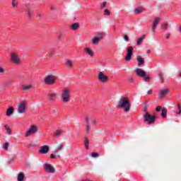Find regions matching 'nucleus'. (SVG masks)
I'll use <instances>...</instances> for the list:
<instances>
[{
    "mask_svg": "<svg viewBox=\"0 0 181 181\" xmlns=\"http://www.w3.org/2000/svg\"><path fill=\"white\" fill-rule=\"evenodd\" d=\"M67 66H69V67H73V62L68 60L67 61Z\"/></svg>",
    "mask_w": 181,
    "mask_h": 181,
    "instance_id": "nucleus-38",
    "label": "nucleus"
},
{
    "mask_svg": "<svg viewBox=\"0 0 181 181\" xmlns=\"http://www.w3.org/2000/svg\"><path fill=\"white\" fill-rule=\"evenodd\" d=\"M169 93V89H165L160 91L159 98H163L165 95Z\"/></svg>",
    "mask_w": 181,
    "mask_h": 181,
    "instance_id": "nucleus-17",
    "label": "nucleus"
},
{
    "mask_svg": "<svg viewBox=\"0 0 181 181\" xmlns=\"http://www.w3.org/2000/svg\"><path fill=\"white\" fill-rule=\"evenodd\" d=\"M23 179H25V174L23 173H19L18 175V181H23Z\"/></svg>",
    "mask_w": 181,
    "mask_h": 181,
    "instance_id": "nucleus-23",
    "label": "nucleus"
},
{
    "mask_svg": "<svg viewBox=\"0 0 181 181\" xmlns=\"http://www.w3.org/2000/svg\"><path fill=\"white\" fill-rule=\"evenodd\" d=\"M99 41L102 40V39H104V35L103 34H99L97 37H96Z\"/></svg>",
    "mask_w": 181,
    "mask_h": 181,
    "instance_id": "nucleus-36",
    "label": "nucleus"
},
{
    "mask_svg": "<svg viewBox=\"0 0 181 181\" xmlns=\"http://www.w3.org/2000/svg\"><path fill=\"white\" fill-rule=\"evenodd\" d=\"M62 97L64 103H69L70 101V90L69 88L64 90Z\"/></svg>",
    "mask_w": 181,
    "mask_h": 181,
    "instance_id": "nucleus-3",
    "label": "nucleus"
},
{
    "mask_svg": "<svg viewBox=\"0 0 181 181\" xmlns=\"http://www.w3.org/2000/svg\"><path fill=\"white\" fill-rule=\"evenodd\" d=\"M150 78H151L149 76H145L144 77V81H149Z\"/></svg>",
    "mask_w": 181,
    "mask_h": 181,
    "instance_id": "nucleus-45",
    "label": "nucleus"
},
{
    "mask_svg": "<svg viewBox=\"0 0 181 181\" xmlns=\"http://www.w3.org/2000/svg\"><path fill=\"white\" fill-rule=\"evenodd\" d=\"M11 84H12L11 81L7 82L5 85V88L8 87V86H11Z\"/></svg>",
    "mask_w": 181,
    "mask_h": 181,
    "instance_id": "nucleus-48",
    "label": "nucleus"
},
{
    "mask_svg": "<svg viewBox=\"0 0 181 181\" xmlns=\"http://www.w3.org/2000/svg\"><path fill=\"white\" fill-rule=\"evenodd\" d=\"M84 144H85V148L86 149H88V146L90 145V141L88 140V139L87 137H85Z\"/></svg>",
    "mask_w": 181,
    "mask_h": 181,
    "instance_id": "nucleus-25",
    "label": "nucleus"
},
{
    "mask_svg": "<svg viewBox=\"0 0 181 181\" xmlns=\"http://www.w3.org/2000/svg\"><path fill=\"white\" fill-rule=\"evenodd\" d=\"M147 107H146V105H145L144 106V112H146V111H147Z\"/></svg>",
    "mask_w": 181,
    "mask_h": 181,
    "instance_id": "nucleus-52",
    "label": "nucleus"
},
{
    "mask_svg": "<svg viewBox=\"0 0 181 181\" xmlns=\"http://www.w3.org/2000/svg\"><path fill=\"white\" fill-rule=\"evenodd\" d=\"M12 114H13V107H11L8 109H7L6 115H7V117H10V115H12Z\"/></svg>",
    "mask_w": 181,
    "mask_h": 181,
    "instance_id": "nucleus-21",
    "label": "nucleus"
},
{
    "mask_svg": "<svg viewBox=\"0 0 181 181\" xmlns=\"http://www.w3.org/2000/svg\"><path fill=\"white\" fill-rule=\"evenodd\" d=\"M38 152L40 154L47 153V152H49V146H41Z\"/></svg>",
    "mask_w": 181,
    "mask_h": 181,
    "instance_id": "nucleus-12",
    "label": "nucleus"
},
{
    "mask_svg": "<svg viewBox=\"0 0 181 181\" xmlns=\"http://www.w3.org/2000/svg\"><path fill=\"white\" fill-rule=\"evenodd\" d=\"M177 107H178L179 112H177V114L180 115V114H181L180 105V104H178Z\"/></svg>",
    "mask_w": 181,
    "mask_h": 181,
    "instance_id": "nucleus-44",
    "label": "nucleus"
},
{
    "mask_svg": "<svg viewBox=\"0 0 181 181\" xmlns=\"http://www.w3.org/2000/svg\"><path fill=\"white\" fill-rule=\"evenodd\" d=\"M85 52L88 54L89 56H90V57H93V56H94V52H93V50L91 49H90L89 47H86L84 49Z\"/></svg>",
    "mask_w": 181,
    "mask_h": 181,
    "instance_id": "nucleus-18",
    "label": "nucleus"
},
{
    "mask_svg": "<svg viewBox=\"0 0 181 181\" xmlns=\"http://www.w3.org/2000/svg\"><path fill=\"white\" fill-rule=\"evenodd\" d=\"M11 61L13 63H16V64H19V63H21V60L15 53L11 54Z\"/></svg>",
    "mask_w": 181,
    "mask_h": 181,
    "instance_id": "nucleus-11",
    "label": "nucleus"
},
{
    "mask_svg": "<svg viewBox=\"0 0 181 181\" xmlns=\"http://www.w3.org/2000/svg\"><path fill=\"white\" fill-rule=\"evenodd\" d=\"M0 73H5V69L0 66Z\"/></svg>",
    "mask_w": 181,
    "mask_h": 181,
    "instance_id": "nucleus-47",
    "label": "nucleus"
},
{
    "mask_svg": "<svg viewBox=\"0 0 181 181\" xmlns=\"http://www.w3.org/2000/svg\"><path fill=\"white\" fill-rule=\"evenodd\" d=\"M136 60H137V62L139 63L138 64L139 67L140 66H142V65L145 64V59H144L142 57V56H138Z\"/></svg>",
    "mask_w": 181,
    "mask_h": 181,
    "instance_id": "nucleus-16",
    "label": "nucleus"
},
{
    "mask_svg": "<svg viewBox=\"0 0 181 181\" xmlns=\"http://www.w3.org/2000/svg\"><path fill=\"white\" fill-rule=\"evenodd\" d=\"M134 13H136V15L139 14V13H142V12H144V10L142 9V8L139 7L137 8H135L134 11Z\"/></svg>",
    "mask_w": 181,
    "mask_h": 181,
    "instance_id": "nucleus-22",
    "label": "nucleus"
},
{
    "mask_svg": "<svg viewBox=\"0 0 181 181\" xmlns=\"http://www.w3.org/2000/svg\"><path fill=\"white\" fill-rule=\"evenodd\" d=\"M44 169L45 172H47V173H54L56 172V169H54L53 166L48 163L45 164Z\"/></svg>",
    "mask_w": 181,
    "mask_h": 181,
    "instance_id": "nucleus-9",
    "label": "nucleus"
},
{
    "mask_svg": "<svg viewBox=\"0 0 181 181\" xmlns=\"http://www.w3.org/2000/svg\"><path fill=\"white\" fill-rule=\"evenodd\" d=\"M35 146H36V144L31 142L28 144V148H35Z\"/></svg>",
    "mask_w": 181,
    "mask_h": 181,
    "instance_id": "nucleus-34",
    "label": "nucleus"
},
{
    "mask_svg": "<svg viewBox=\"0 0 181 181\" xmlns=\"http://www.w3.org/2000/svg\"><path fill=\"white\" fill-rule=\"evenodd\" d=\"M49 54L50 57H52V56H53V54H54V52H49Z\"/></svg>",
    "mask_w": 181,
    "mask_h": 181,
    "instance_id": "nucleus-54",
    "label": "nucleus"
},
{
    "mask_svg": "<svg viewBox=\"0 0 181 181\" xmlns=\"http://www.w3.org/2000/svg\"><path fill=\"white\" fill-rule=\"evenodd\" d=\"M135 72L136 73L137 76H139V77H145L146 76V73L145 72V71L139 68L136 69Z\"/></svg>",
    "mask_w": 181,
    "mask_h": 181,
    "instance_id": "nucleus-10",
    "label": "nucleus"
},
{
    "mask_svg": "<svg viewBox=\"0 0 181 181\" xmlns=\"http://www.w3.org/2000/svg\"><path fill=\"white\" fill-rule=\"evenodd\" d=\"M37 127L35 125H33L27 131V132L25 134V137L28 138V137L30 136V135H33L35 134H37Z\"/></svg>",
    "mask_w": 181,
    "mask_h": 181,
    "instance_id": "nucleus-5",
    "label": "nucleus"
},
{
    "mask_svg": "<svg viewBox=\"0 0 181 181\" xmlns=\"http://www.w3.org/2000/svg\"><path fill=\"white\" fill-rule=\"evenodd\" d=\"M124 39L126 42H128L129 40V37H128V35H124Z\"/></svg>",
    "mask_w": 181,
    "mask_h": 181,
    "instance_id": "nucleus-42",
    "label": "nucleus"
},
{
    "mask_svg": "<svg viewBox=\"0 0 181 181\" xmlns=\"http://www.w3.org/2000/svg\"><path fill=\"white\" fill-rule=\"evenodd\" d=\"M85 122L86 123V132L87 134H90V129L91 126H90V118L88 117H86Z\"/></svg>",
    "mask_w": 181,
    "mask_h": 181,
    "instance_id": "nucleus-15",
    "label": "nucleus"
},
{
    "mask_svg": "<svg viewBox=\"0 0 181 181\" xmlns=\"http://www.w3.org/2000/svg\"><path fill=\"white\" fill-rule=\"evenodd\" d=\"M8 146H9V144L5 143V144H4V149H5V151H8Z\"/></svg>",
    "mask_w": 181,
    "mask_h": 181,
    "instance_id": "nucleus-41",
    "label": "nucleus"
},
{
    "mask_svg": "<svg viewBox=\"0 0 181 181\" xmlns=\"http://www.w3.org/2000/svg\"><path fill=\"white\" fill-rule=\"evenodd\" d=\"M160 110H162V107H161V106H158V107H157L156 108V111H157L158 112L159 111H160Z\"/></svg>",
    "mask_w": 181,
    "mask_h": 181,
    "instance_id": "nucleus-43",
    "label": "nucleus"
},
{
    "mask_svg": "<svg viewBox=\"0 0 181 181\" xmlns=\"http://www.w3.org/2000/svg\"><path fill=\"white\" fill-rule=\"evenodd\" d=\"M165 37H166V39H169V37H170V33H168Z\"/></svg>",
    "mask_w": 181,
    "mask_h": 181,
    "instance_id": "nucleus-53",
    "label": "nucleus"
},
{
    "mask_svg": "<svg viewBox=\"0 0 181 181\" xmlns=\"http://www.w3.org/2000/svg\"><path fill=\"white\" fill-rule=\"evenodd\" d=\"M105 15L110 16V15H111V12H110V11H108V9H105Z\"/></svg>",
    "mask_w": 181,
    "mask_h": 181,
    "instance_id": "nucleus-39",
    "label": "nucleus"
},
{
    "mask_svg": "<svg viewBox=\"0 0 181 181\" xmlns=\"http://www.w3.org/2000/svg\"><path fill=\"white\" fill-rule=\"evenodd\" d=\"M180 77H181V73H180Z\"/></svg>",
    "mask_w": 181,
    "mask_h": 181,
    "instance_id": "nucleus-58",
    "label": "nucleus"
},
{
    "mask_svg": "<svg viewBox=\"0 0 181 181\" xmlns=\"http://www.w3.org/2000/svg\"><path fill=\"white\" fill-rule=\"evenodd\" d=\"M63 130H57L54 133V136H60Z\"/></svg>",
    "mask_w": 181,
    "mask_h": 181,
    "instance_id": "nucleus-30",
    "label": "nucleus"
},
{
    "mask_svg": "<svg viewBox=\"0 0 181 181\" xmlns=\"http://www.w3.org/2000/svg\"><path fill=\"white\" fill-rule=\"evenodd\" d=\"M91 156L92 158H98V156H100V154L98 153H92Z\"/></svg>",
    "mask_w": 181,
    "mask_h": 181,
    "instance_id": "nucleus-37",
    "label": "nucleus"
},
{
    "mask_svg": "<svg viewBox=\"0 0 181 181\" xmlns=\"http://www.w3.org/2000/svg\"><path fill=\"white\" fill-rule=\"evenodd\" d=\"M99 41L102 40V39H104V35L103 34H99L97 37H96Z\"/></svg>",
    "mask_w": 181,
    "mask_h": 181,
    "instance_id": "nucleus-35",
    "label": "nucleus"
},
{
    "mask_svg": "<svg viewBox=\"0 0 181 181\" xmlns=\"http://www.w3.org/2000/svg\"><path fill=\"white\" fill-rule=\"evenodd\" d=\"M107 6V1H104L103 4L100 6V8L103 9Z\"/></svg>",
    "mask_w": 181,
    "mask_h": 181,
    "instance_id": "nucleus-40",
    "label": "nucleus"
},
{
    "mask_svg": "<svg viewBox=\"0 0 181 181\" xmlns=\"http://www.w3.org/2000/svg\"><path fill=\"white\" fill-rule=\"evenodd\" d=\"M146 53H147V54L151 53V49H147Z\"/></svg>",
    "mask_w": 181,
    "mask_h": 181,
    "instance_id": "nucleus-55",
    "label": "nucleus"
},
{
    "mask_svg": "<svg viewBox=\"0 0 181 181\" xmlns=\"http://www.w3.org/2000/svg\"><path fill=\"white\" fill-rule=\"evenodd\" d=\"M147 94H152V89L148 90Z\"/></svg>",
    "mask_w": 181,
    "mask_h": 181,
    "instance_id": "nucleus-51",
    "label": "nucleus"
},
{
    "mask_svg": "<svg viewBox=\"0 0 181 181\" xmlns=\"http://www.w3.org/2000/svg\"><path fill=\"white\" fill-rule=\"evenodd\" d=\"M118 108H123L124 112H129L131 102L128 98H122L119 101Z\"/></svg>",
    "mask_w": 181,
    "mask_h": 181,
    "instance_id": "nucleus-1",
    "label": "nucleus"
},
{
    "mask_svg": "<svg viewBox=\"0 0 181 181\" xmlns=\"http://www.w3.org/2000/svg\"><path fill=\"white\" fill-rule=\"evenodd\" d=\"M134 52V47H127V57H125L126 62L131 61V59H132V55H133V52Z\"/></svg>",
    "mask_w": 181,
    "mask_h": 181,
    "instance_id": "nucleus-8",
    "label": "nucleus"
},
{
    "mask_svg": "<svg viewBox=\"0 0 181 181\" xmlns=\"http://www.w3.org/2000/svg\"><path fill=\"white\" fill-rule=\"evenodd\" d=\"M71 29H73V30H77L78 29V23H75L72 24Z\"/></svg>",
    "mask_w": 181,
    "mask_h": 181,
    "instance_id": "nucleus-29",
    "label": "nucleus"
},
{
    "mask_svg": "<svg viewBox=\"0 0 181 181\" xmlns=\"http://www.w3.org/2000/svg\"><path fill=\"white\" fill-rule=\"evenodd\" d=\"M17 111L18 114H25L26 112V103L22 102L18 107Z\"/></svg>",
    "mask_w": 181,
    "mask_h": 181,
    "instance_id": "nucleus-7",
    "label": "nucleus"
},
{
    "mask_svg": "<svg viewBox=\"0 0 181 181\" xmlns=\"http://www.w3.org/2000/svg\"><path fill=\"white\" fill-rule=\"evenodd\" d=\"M51 9H52V10H53V7H52V8H51Z\"/></svg>",
    "mask_w": 181,
    "mask_h": 181,
    "instance_id": "nucleus-59",
    "label": "nucleus"
},
{
    "mask_svg": "<svg viewBox=\"0 0 181 181\" xmlns=\"http://www.w3.org/2000/svg\"><path fill=\"white\" fill-rule=\"evenodd\" d=\"M64 148V145L63 144H57V149L54 150V153H59V151H62V149Z\"/></svg>",
    "mask_w": 181,
    "mask_h": 181,
    "instance_id": "nucleus-20",
    "label": "nucleus"
},
{
    "mask_svg": "<svg viewBox=\"0 0 181 181\" xmlns=\"http://www.w3.org/2000/svg\"><path fill=\"white\" fill-rule=\"evenodd\" d=\"M11 4L13 8H16V6H18V3L16 1V0H12Z\"/></svg>",
    "mask_w": 181,
    "mask_h": 181,
    "instance_id": "nucleus-33",
    "label": "nucleus"
},
{
    "mask_svg": "<svg viewBox=\"0 0 181 181\" xmlns=\"http://www.w3.org/2000/svg\"><path fill=\"white\" fill-rule=\"evenodd\" d=\"M42 49H41L39 50V52H42Z\"/></svg>",
    "mask_w": 181,
    "mask_h": 181,
    "instance_id": "nucleus-57",
    "label": "nucleus"
},
{
    "mask_svg": "<svg viewBox=\"0 0 181 181\" xmlns=\"http://www.w3.org/2000/svg\"><path fill=\"white\" fill-rule=\"evenodd\" d=\"M49 158H51V159H56V156L54 154H51Z\"/></svg>",
    "mask_w": 181,
    "mask_h": 181,
    "instance_id": "nucleus-46",
    "label": "nucleus"
},
{
    "mask_svg": "<svg viewBox=\"0 0 181 181\" xmlns=\"http://www.w3.org/2000/svg\"><path fill=\"white\" fill-rule=\"evenodd\" d=\"M45 83L46 84H54L56 83V76L53 75H48L45 78Z\"/></svg>",
    "mask_w": 181,
    "mask_h": 181,
    "instance_id": "nucleus-4",
    "label": "nucleus"
},
{
    "mask_svg": "<svg viewBox=\"0 0 181 181\" xmlns=\"http://www.w3.org/2000/svg\"><path fill=\"white\" fill-rule=\"evenodd\" d=\"M89 121H91L93 124H95V119H90Z\"/></svg>",
    "mask_w": 181,
    "mask_h": 181,
    "instance_id": "nucleus-49",
    "label": "nucleus"
},
{
    "mask_svg": "<svg viewBox=\"0 0 181 181\" xmlns=\"http://www.w3.org/2000/svg\"><path fill=\"white\" fill-rule=\"evenodd\" d=\"M57 157H58V158H60V155H57Z\"/></svg>",
    "mask_w": 181,
    "mask_h": 181,
    "instance_id": "nucleus-56",
    "label": "nucleus"
},
{
    "mask_svg": "<svg viewBox=\"0 0 181 181\" xmlns=\"http://www.w3.org/2000/svg\"><path fill=\"white\" fill-rule=\"evenodd\" d=\"M168 28H169V24L164 23L161 25V29L163 30V32H166Z\"/></svg>",
    "mask_w": 181,
    "mask_h": 181,
    "instance_id": "nucleus-26",
    "label": "nucleus"
},
{
    "mask_svg": "<svg viewBox=\"0 0 181 181\" xmlns=\"http://www.w3.org/2000/svg\"><path fill=\"white\" fill-rule=\"evenodd\" d=\"M99 42L100 40L97 37H94L93 40V45H97V43H98Z\"/></svg>",
    "mask_w": 181,
    "mask_h": 181,
    "instance_id": "nucleus-31",
    "label": "nucleus"
},
{
    "mask_svg": "<svg viewBox=\"0 0 181 181\" xmlns=\"http://www.w3.org/2000/svg\"><path fill=\"white\" fill-rule=\"evenodd\" d=\"M145 35H142V37H141L140 38H139V40H137V46H139V45H141V43H142V42H144V40L145 39Z\"/></svg>",
    "mask_w": 181,
    "mask_h": 181,
    "instance_id": "nucleus-27",
    "label": "nucleus"
},
{
    "mask_svg": "<svg viewBox=\"0 0 181 181\" xmlns=\"http://www.w3.org/2000/svg\"><path fill=\"white\" fill-rule=\"evenodd\" d=\"M167 114H168V110H166V108H163L161 110V117H163V118H165Z\"/></svg>",
    "mask_w": 181,
    "mask_h": 181,
    "instance_id": "nucleus-24",
    "label": "nucleus"
},
{
    "mask_svg": "<svg viewBox=\"0 0 181 181\" xmlns=\"http://www.w3.org/2000/svg\"><path fill=\"white\" fill-rule=\"evenodd\" d=\"M28 17L32 18V16H33V13H32V9L30 8H28Z\"/></svg>",
    "mask_w": 181,
    "mask_h": 181,
    "instance_id": "nucleus-32",
    "label": "nucleus"
},
{
    "mask_svg": "<svg viewBox=\"0 0 181 181\" xmlns=\"http://www.w3.org/2000/svg\"><path fill=\"white\" fill-rule=\"evenodd\" d=\"M99 80L101 81L102 83H105V81H107L108 77L107 76L103 74V72H100L98 75Z\"/></svg>",
    "mask_w": 181,
    "mask_h": 181,
    "instance_id": "nucleus-13",
    "label": "nucleus"
},
{
    "mask_svg": "<svg viewBox=\"0 0 181 181\" xmlns=\"http://www.w3.org/2000/svg\"><path fill=\"white\" fill-rule=\"evenodd\" d=\"M160 23V18L156 17L153 21V24L151 26V32L152 33H155L156 32V28H158V25Z\"/></svg>",
    "mask_w": 181,
    "mask_h": 181,
    "instance_id": "nucleus-6",
    "label": "nucleus"
},
{
    "mask_svg": "<svg viewBox=\"0 0 181 181\" xmlns=\"http://www.w3.org/2000/svg\"><path fill=\"white\" fill-rule=\"evenodd\" d=\"M134 79L132 78H129V83H133Z\"/></svg>",
    "mask_w": 181,
    "mask_h": 181,
    "instance_id": "nucleus-50",
    "label": "nucleus"
},
{
    "mask_svg": "<svg viewBox=\"0 0 181 181\" xmlns=\"http://www.w3.org/2000/svg\"><path fill=\"white\" fill-rule=\"evenodd\" d=\"M21 88L24 91H28V90H30V89L33 88V86H32V85H22Z\"/></svg>",
    "mask_w": 181,
    "mask_h": 181,
    "instance_id": "nucleus-19",
    "label": "nucleus"
},
{
    "mask_svg": "<svg viewBox=\"0 0 181 181\" xmlns=\"http://www.w3.org/2000/svg\"><path fill=\"white\" fill-rule=\"evenodd\" d=\"M4 128L6 130L8 135H11V133L12 132V130L11 129V127L8 124L4 125Z\"/></svg>",
    "mask_w": 181,
    "mask_h": 181,
    "instance_id": "nucleus-28",
    "label": "nucleus"
},
{
    "mask_svg": "<svg viewBox=\"0 0 181 181\" xmlns=\"http://www.w3.org/2000/svg\"><path fill=\"white\" fill-rule=\"evenodd\" d=\"M155 119H156V116L153 115V116L147 112L144 115V121H146L148 125H151V124H153L155 122Z\"/></svg>",
    "mask_w": 181,
    "mask_h": 181,
    "instance_id": "nucleus-2",
    "label": "nucleus"
},
{
    "mask_svg": "<svg viewBox=\"0 0 181 181\" xmlns=\"http://www.w3.org/2000/svg\"><path fill=\"white\" fill-rule=\"evenodd\" d=\"M57 97H59L58 93H49L47 96V99L49 101H54Z\"/></svg>",
    "mask_w": 181,
    "mask_h": 181,
    "instance_id": "nucleus-14",
    "label": "nucleus"
}]
</instances>
